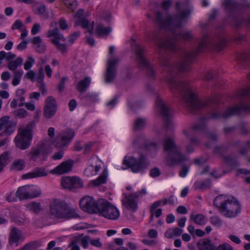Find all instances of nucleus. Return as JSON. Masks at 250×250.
<instances>
[{"mask_svg": "<svg viewBox=\"0 0 250 250\" xmlns=\"http://www.w3.org/2000/svg\"><path fill=\"white\" fill-rule=\"evenodd\" d=\"M191 12L189 9L178 11L173 17L168 16L166 19H163L161 12H157L155 15V22L161 29H167L170 30L173 38H164L158 39L157 32H154L148 36V40L154 41L158 45L160 52H158L160 61L162 66L165 67L167 72V81L171 91L174 94H178L182 97L183 101L186 106L192 114L197 113L203 107L208 106L212 108L213 112L207 117L201 119L200 123L197 124L193 126L190 132L196 133H213L207 131L205 121L208 119L215 120L221 118H227L235 115H239L243 112H250V86L244 88L238 91L234 95V98L240 102L239 106L229 107L224 114L221 113L218 109L219 103L218 96L210 98L208 101L200 100L198 96L193 93L189 87L188 83L178 81L175 77L179 71H188L190 66L198 53L204 51L207 48L214 49L220 51L223 48L225 40L222 37L210 39L208 36H204L198 47L195 50L187 51L185 53L182 60L178 66L171 65L169 58L162 52L165 50L172 52H177L180 47L176 42L178 36L184 41H188L193 38V35L190 31H183L179 35L175 33V30L181 27L183 22L189 18ZM250 80V73L249 75Z\"/></svg>", "mask_w": 250, "mask_h": 250, "instance_id": "1", "label": "nucleus"}, {"mask_svg": "<svg viewBox=\"0 0 250 250\" xmlns=\"http://www.w3.org/2000/svg\"><path fill=\"white\" fill-rule=\"evenodd\" d=\"M213 205L218 209L220 213L228 218L236 217L241 210L240 203L233 196L218 195L214 199Z\"/></svg>", "mask_w": 250, "mask_h": 250, "instance_id": "2", "label": "nucleus"}, {"mask_svg": "<svg viewBox=\"0 0 250 250\" xmlns=\"http://www.w3.org/2000/svg\"><path fill=\"white\" fill-rule=\"evenodd\" d=\"M164 150L167 152L166 160L170 166H174L187 161V158L182 154L174 139L171 137H165L162 143Z\"/></svg>", "mask_w": 250, "mask_h": 250, "instance_id": "3", "label": "nucleus"}, {"mask_svg": "<svg viewBox=\"0 0 250 250\" xmlns=\"http://www.w3.org/2000/svg\"><path fill=\"white\" fill-rule=\"evenodd\" d=\"M49 213L54 218L68 220L79 217L76 210L69 207L64 201L55 199L49 206Z\"/></svg>", "mask_w": 250, "mask_h": 250, "instance_id": "4", "label": "nucleus"}, {"mask_svg": "<svg viewBox=\"0 0 250 250\" xmlns=\"http://www.w3.org/2000/svg\"><path fill=\"white\" fill-rule=\"evenodd\" d=\"M35 124H28L23 128L19 129L18 133L14 139L16 146L21 149H26L30 147L33 138L32 130Z\"/></svg>", "mask_w": 250, "mask_h": 250, "instance_id": "5", "label": "nucleus"}, {"mask_svg": "<svg viewBox=\"0 0 250 250\" xmlns=\"http://www.w3.org/2000/svg\"><path fill=\"white\" fill-rule=\"evenodd\" d=\"M99 208L97 213L106 219L114 220L120 216L118 209L108 201L102 199L99 200Z\"/></svg>", "mask_w": 250, "mask_h": 250, "instance_id": "6", "label": "nucleus"}, {"mask_svg": "<svg viewBox=\"0 0 250 250\" xmlns=\"http://www.w3.org/2000/svg\"><path fill=\"white\" fill-rule=\"evenodd\" d=\"M123 164L126 167L124 169L130 168L134 173L143 172L149 166V163L143 155H141L138 159H136L133 156H125Z\"/></svg>", "mask_w": 250, "mask_h": 250, "instance_id": "7", "label": "nucleus"}, {"mask_svg": "<svg viewBox=\"0 0 250 250\" xmlns=\"http://www.w3.org/2000/svg\"><path fill=\"white\" fill-rule=\"evenodd\" d=\"M114 52V47L113 46H110L109 49L110 57L107 61V68L105 76V82L108 83L112 82L115 77L116 74V66L120 61L119 58L113 57Z\"/></svg>", "mask_w": 250, "mask_h": 250, "instance_id": "8", "label": "nucleus"}, {"mask_svg": "<svg viewBox=\"0 0 250 250\" xmlns=\"http://www.w3.org/2000/svg\"><path fill=\"white\" fill-rule=\"evenodd\" d=\"M145 47L137 45L135 50V60L140 67L146 70L150 78L155 76V71L150 65L145 55Z\"/></svg>", "mask_w": 250, "mask_h": 250, "instance_id": "9", "label": "nucleus"}, {"mask_svg": "<svg viewBox=\"0 0 250 250\" xmlns=\"http://www.w3.org/2000/svg\"><path fill=\"white\" fill-rule=\"evenodd\" d=\"M50 153V151L46 147L44 143H40L30 149L27 155L30 161L36 162L40 156L42 157V160H46L47 156Z\"/></svg>", "mask_w": 250, "mask_h": 250, "instance_id": "10", "label": "nucleus"}, {"mask_svg": "<svg viewBox=\"0 0 250 250\" xmlns=\"http://www.w3.org/2000/svg\"><path fill=\"white\" fill-rule=\"evenodd\" d=\"M156 106L160 112L165 121V125L167 129L170 128L171 121V109L167 105L163 100L159 97H158L155 102Z\"/></svg>", "mask_w": 250, "mask_h": 250, "instance_id": "11", "label": "nucleus"}, {"mask_svg": "<svg viewBox=\"0 0 250 250\" xmlns=\"http://www.w3.org/2000/svg\"><path fill=\"white\" fill-rule=\"evenodd\" d=\"M81 208L89 213H97L99 208V200L96 202L92 197L86 196L82 198L79 202Z\"/></svg>", "mask_w": 250, "mask_h": 250, "instance_id": "12", "label": "nucleus"}, {"mask_svg": "<svg viewBox=\"0 0 250 250\" xmlns=\"http://www.w3.org/2000/svg\"><path fill=\"white\" fill-rule=\"evenodd\" d=\"M140 195L138 193H133L128 195H125L122 200L123 206L126 209L135 212L138 208V201Z\"/></svg>", "mask_w": 250, "mask_h": 250, "instance_id": "13", "label": "nucleus"}, {"mask_svg": "<svg viewBox=\"0 0 250 250\" xmlns=\"http://www.w3.org/2000/svg\"><path fill=\"white\" fill-rule=\"evenodd\" d=\"M10 117L4 116L0 118V131L1 136H10L15 130L16 124L9 121Z\"/></svg>", "mask_w": 250, "mask_h": 250, "instance_id": "14", "label": "nucleus"}, {"mask_svg": "<svg viewBox=\"0 0 250 250\" xmlns=\"http://www.w3.org/2000/svg\"><path fill=\"white\" fill-rule=\"evenodd\" d=\"M62 187L66 189L72 190L83 187V181L78 177L65 176L61 181Z\"/></svg>", "mask_w": 250, "mask_h": 250, "instance_id": "15", "label": "nucleus"}, {"mask_svg": "<svg viewBox=\"0 0 250 250\" xmlns=\"http://www.w3.org/2000/svg\"><path fill=\"white\" fill-rule=\"evenodd\" d=\"M53 37L51 40V42L56 46L57 48L62 53H64L67 51V46L65 44L60 43V41H65V39L63 34H59L55 32L50 31L48 35V38Z\"/></svg>", "mask_w": 250, "mask_h": 250, "instance_id": "16", "label": "nucleus"}, {"mask_svg": "<svg viewBox=\"0 0 250 250\" xmlns=\"http://www.w3.org/2000/svg\"><path fill=\"white\" fill-rule=\"evenodd\" d=\"M73 166V161H64L51 170L50 173L53 174H63L71 171Z\"/></svg>", "mask_w": 250, "mask_h": 250, "instance_id": "17", "label": "nucleus"}, {"mask_svg": "<svg viewBox=\"0 0 250 250\" xmlns=\"http://www.w3.org/2000/svg\"><path fill=\"white\" fill-rule=\"evenodd\" d=\"M48 174L47 172L46 171L45 168L44 167H37L33 171L22 175V179L33 178L40 177L46 176Z\"/></svg>", "mask_w": 250, "mask_h": 250, "instance_id": "18", "label": "nucleus"}, {"mask_svg": "<svg viewBox=\"0 0 250 250\" xmlns=\"http://www.w3.org/2000/svg\"><path fill=\"white\" fill-rule=\"evenodd\" d=\"M34 49L38 53L43 54L45 52L46 47L45 44L40 36L35 37L31 41Z\"/></svg>", "mask_w": 250, "mask_h": 250, "instance_id": "19", "label": "nucleus"}, {"mask_svg": "<svg viewBox=\"0 0 250 250\" xmlns=\"http://www.w3.org/2000/svg\"><path fill=\"white\" fill-rule=\"evenodd\" d=\"M22 237V231L18 228H12L10 233L9 243L10 245L18 243Z\"/></svg>", "mask_w": 250, "mask_h": 250, "instance_id": "20", "label": "nucleus"}, {"mask_svg": "<svg viewBox=\"0 0 250 250\" xmlns=\"http://www.w3.org/2000/svg\"><path fill=\"white\" fill-rule=\"evenodd\" d=\"M112 31L110 27H105L103 24H98L96 27L95 34L98 37L107 36Z\"/></svg>", "mask_w": 250, "mask_h": 250, "instance_id": "21", "label": "nucleus"}, {"mask_svg": "<svg viewBox=\"0 0 250 250\" xmlns=\"http://www.w3.org/2000/svg\"><path fill=\"white\" fill-rule=\"evenodd\" d=\"M32 6L33 10L35 14L38 15H46L48 16V13L46 12V8L45 5L38 1H35Z\"/></svg>", "mask_w": 250, "mask_h": 250, "instance_id": "22", "label": "nucleus"}, {"mask_svg": "<svg viewBox=\"0 0 250 250\" xmlns=\"http://www.w3.org/2000/svg\"><path fill=\"white\" fill-rule=\"evenodd\" d=\"M16 196L20 201L29 199V194L27 185L22 186L18 188L16 193Z\"/></svg>", "mask_w": 250, "mask_h": 250, "instance_id": "23", "label": "nucleus"}, {"mask_svg": "<svg viewBox=\"0 0 250 250\" xmlns=\"http://www.w3.org/2000/svg\"><path fill=\"white\" fill-rule=\"evenodd\" d=\"M211 183L209 179H205L201 181H196L193 185V188L195 190H205L211 187Z\"/></svg>", "mask_w": 250, "mask_h": 250, "instance_id": "24", "label": "nucleus"}, {"mask_svg": "<svg viewBox=\"0 0 250 250\" xmlns=\"http://www.w3.org/2000/svg\"><path fill=\"white\" fill-rule=\"evenodd\" d=\"M58 135L62 140V141L66 143V144L68 146L74 137L75 134L74 132L72 130L66 129L63 132L60 133Z\"/></svg>", "mask_w": 250, "mask_h": 250, "instance_id": "25", "label": "nucleus"}, {"mask_svg": "<svg viewBox=\"0 0 250 250\" xmlns=\"http://www.w3.org/2000/svg\"><path fill=\"white\" fill-rule=\"evenodd\" d=\"M91 83L90 78L85 77L84 79L80 81L77 86V90L81 93H84L89 87Z\"/></svg>", "mask_w": 250, "mask_h": 250, "instance_id": "26", "label": "nucleus"}, {"mask_svg": "<svg viewBox=\"0 0 250 250\" xmlns=\"http://www.w3.org/2000/svg\"><path fill=\"white\" fill-rule=\"evenodd\" d=\"M25 166V162L23 159L15 160L10 166V170L13 171H21Z\"/></svg>", "mask_w": 250, "mask_h": 250, "instance_id": "27", "label": "nucleus"}, {"mask_svg": "<svg viewBox=\"0 0 250 250\" xmlns=\"http://www.w3.org/2000/svg\"><path fill=\"white\" fill-rule=\"evenodd\" d=\"M11 154L9 151H5L0 155V172H1L3 167L7 165L11 158Z\"/></svg>", "mask_w": 250, "mask_h": 250, "instance_id": "28", "label": "nucleus"}, {"mask_svg": "<svg viewBox=\"0 0 250 250\" xmlns=\"http://www.w3.org/2000/svg\"><path fill=\"white\" fill-rule=\"evenodd\" d=\"M108 175V171L105 168L102 174L96 179L91 181L92 184L95 186H98L106 183V179Z\"/></svg>", "mask_w": 250, "mask_h": 250, "instance_id": "29", "label": "nucleus"}, {"mask_svg": "<svg viewBox=\"0 0 250 250\" xmlns=\"http://www.w3.org/2000/svg\"><path fill=\"white\" fill-rule=\"evenodd\" d=\"M101 169V167L97 165L94 166L92 165L88 166L84 170V174L89 177L91 176L96 175Z\"/></svg>", "mask_w": 250, "mask_h": 250, "instance_id": "30", "label": "nucleus"}, {"mask_svg": "<svg viewBox=\"0 0 250 250\" xmlns=\"http://www.w3.org/2000/svg\"><path fill=\"white\" fill-rule=\"evenodd\" d=\"M201 243V246L199 248V250H215V247L211 243L210 239H204Z\"/></svg>", "mask_w": 250, "mask_h": 250, "instance_id": "31", "label": "nucleus"}, {"mask_svg": "<svg viewBox=\"0 0 250 250\" xmlns=\"http://www.w3.org/2000/svg\"><path fill=\"white\" fill-rule=\"evenodd\" d=\"M27 208L34 213L38 214L42 210L41 204L40 202H31L27 205Z\"/></svg>", "mask_w": 250, "mask_h": 250, "instance_id": "32", "label": "nucleus"}, {"mask_svg": "<svg viewBox=\"0 0 250 250\" xmlns=\"http://www.w3.org/2000/svg\"><path fill=\"white\" fill-rule=\"evenodd\" d=\"M23 59L19 57L15 61H10L7 64V67L9 70L15 71L18 66L21 65Z\"/></svg>", "mask_w": 250, "mask_h": 250, "instance_id": "33", "label": "nucleus"}, {"mask_svg": "<svg viewBox=\"0 0 250 250\" xmlns=\"http://www.w3.org/2000/svg\"><path fill=\"white\" fill-rule=\"evenodd\" d=\"M223 5L229 11L233 10L239 7L237 3L234 0H224Z\"/></svg>", "mask_w": 250, "mask_h": 250, "instance_id": "34", "label": "nucleus"}, {"mask_svg": "<svg viewBox=\"0 0 250 250\" xmlns=\"http://www.w3.org/2000/svg\"><path fill=\"white\" fill-rule=\"evenodd\" d=\"M224 162L231 168L234 169L238 166V163L234 157L227 156L224 157Z\"/></svg>", "mask_w": 250, "mask_h": 250, "instance_id": "35", "label": "nucleus"}, {"mask_svg": "<svg viewBox=\"0 0 250 250\" xmlns=\"http://www.w3.org/2000/svg\"><path fill=\"white\" fill-rule=\"evenodd\" d=\"M29 194V199H32L39 197L41 194V191L34 187L33 185H27Z\"/></svg>", "mask_w": 250, "mask_h": 250, "instance_id": "36", "label": "nucleus"}, {"mask_svg": "<svg viewBox=\"0 0 250 250\" xmlns=\"http://www.w3.org/2000/svg\"><path fill=\"white\" fill-rule=\"evenodd\" d=\"M57 107L44 106L43 115L47 119L51 118L56 113Z\"/></svg>", "mask_w": 250, "mask_h": 250, "instance_id": "37", "label": "nucleus"}, {"mask_svg": "<svg viewBox=\"0 0 250 250\" xmlns=\"http://www.w3.org/2000/svg\"><path fill=\"white\" fill-rule=\"evenodd\" d=\"M190 219L198 225H203L205 224V216L202 214H198L195 215L191 214L190 216Z\"/></svg>", "mask_w": 250, "mask_h": 250, "instance_id": "38", "label": "nucleus"}, {"mask_svg": "<svg viewBox=\"0 0 250 250\" xmlns=\"http://www.w3.org/2000/svg\"><path fill=\"white\" fill-rule=\"evenodd\" d=\"M24 93L25 91L23 89H18L16 92V96L17 98L16 100H18V101H20V103L19 104V106L20 107L24 105L25 98L23 96Z\"/></svg>", "mask_w": 250, "mask_h": 250, "instance_id": "39", "label": "nucleus"}, {"mask_svg": "<svg viewBox=\"0 0 250 250\" xmlns=\"http://www.w3.org/2000/svg\"><path fill=\"white\" fill-rule=\"evenodd\" d=\"M22 75L23 71L22 70L14 71L13 79L12 83L13 85L16 86L19 84Z\"/></svg>", "mask_w": 250, "mask_h": 250, "instance_id": "40", "label": "nucleus"}, {"mask_svg": "<svg viewBox=\"0 0 250 250\" xmlns=\"http://www.w3.org/2000/svg\"><path fill=\"white\" fill-rule=\"evenodd\" d=\"M146 120L144 118H139L134 122V127L135 130L142 129L146 125Z\"/></svg>", "mask_w": 250, "mask_h": 250, "instance_id": "41", "label": "nucleus"}, {"mask_svg": "<svg viewBox=\"0 0 250 250\" xmlns=\"http://www.w3.org/2000/svg\"><path fill=\"white\" fill-rule=\"evenodd\" d=\"M44 106L57 107V104L55 99L51 96L47 97L45 101Z\"/></svg>", "mask_w": 250, "mask_h": 250, "instance_id": "42", "label": "nucleus"}, {"mask_svg": "<svg viewBox=\"0 0 250 250\" xmlns=\"http://www.w3.org/2000/svg\"><path fill=\"white\" fill-rule=\"evenodd\" d=\"M62 140L61 138V137L57 135L56 139L54 142V145L56 147L58 148H64L67 146V145L66 144V143H65L63 141H62Z\"/></svg>", "mask_w": 250, "mask_h": 250, "instance_id": "43", "label": "nucleus"}, {"mask_svg": "<svg viewBox=\"0 0 250 250\" xmlns=\"http://www.w3.org/2000/svg\"><path fill=\"white\" fill-rule=\"evenodd\" d=\"M35 63V60L34 58L32 56H29L24 62V68L26 70H29Z\"/></svg>", "mask_w": 250, "mask_h": 250, "instance_id": "44", "label": "nucleus"}, {"mask_svg": "<svg viewBox=\"0 0 250 250\" xmlns=\"http://www.w3.org/2000/svg\"><path fill=\"white\" fill-rule=\"evenodd\" d=\"M64 4L72 10L75 9L77 6V3L76 0H62Z\"/></svg>", "mask_w": 250, "mask_h": 250, "instance_id": "45", "label": "nucleus"}, {"mask_svg": "<svg viewBox=\"0 0 250 250\" xmlns=\"http://www.w3.org/2000/svg\"><path fill=\"white\" fill-rule=\"evenodd\" d=\"M250 150V141L246 142L239 150V153L241 155H245Z\"/></svg>", "mask_w": 250, "mask_h": 250, "instance_id": "46", "label": "nucleus"}, {"mask_svg": "<svg viewBox=\"0 0 250 250\" xmlns=\"http://www.w3.org/2000/svg\"><path fill=\"white\" fill-rule=\"evenodd\" d=\"M76 24L81 26L83 28L87 29L88 30L89 21L85 18L78 19Z\"/></svg>", "mask_w": 250, "mask_h": 250, "instance_id": "47", "label": "nucleus"}, {"mask_svg": "<svg viewBox=\"0 0 250 250\" xmlns=\"http://www.w3.org/2000/svg\"><path fill=\"white\" fill-rule=\"evenodd\" d=\"M227 148L223 146H218L213 149V152L215 154L223 155L227 151Z\"/></svg>", "mask_w": 250, "mask_h": 250, "instance_id": "48", "label": "nucleus"}, {"mask_svg": "<svg viewBox=\"0 0 250 250\" xmlns=\"http://www.w3.org/2000/svg\"><path fill=\"white\" fill-rule=\"evenodd\" d=\"M210 223L217 227H221L222 225L221 219L217 216H211L210 218Z\"/></svg>", "mask_w": 250, "mask_h": 250, "instance_id": "49", "label": "nucleus"}, {"mask_svg": "<svg viewBox=\"0 0 250 250\" xmlns=\"http://www.w3.org/2000/svg\"><path fill=\"white\" fill-rule=\"evenodd\" d=\"M50 27L52 29H50L46 33V36L48 38V35L49 34V33L50 31L51 32H57L59 34H61L60 32V30L57 27V22L56 21H52L51 22L50 24Z\"/></svg>", "mask_w": 250, "mask_h": 250, "instance_id": "50", "label": "nucleus"}, {"mask_svg": "<svg viewBox=\"0 0 250 250\" xmlns=\"http://www.w3.org/2000/svg\"><path fill=\"white\" fill-rule=\"evenodd\" d=\"M80 36V32L79 31L74 32L68 37V42L72 44Z\"/></svg>", "mask_w": 250, "mask_h": 250, "instance_id": "51", "label": "nucleus"}, {"mask_svg": "<svg viewBox=\"0 0 250 250\" xmlns=\"http://www.w3.org/2000/svg\"><path fill=\"white\" fill-rule=\"evenodd\" d=\"M40 245V244L37 241H34L31 243H29L25 245L22 247V250H29L31 249L34 248L35 247H37Z\"/></svg>", "mask_w": 250, "mask_h": 250, "instance_id": "52", "label": "nucleus"}, {"mask_svg": "<svg viewBox=\"0 0 250 250\" xmlns=\"http://www.w3.org/2000/svg\"><path fill=\"white\" fill-rule=\"evenodd\" d=\"M17 116L19 118H24L27 115V112L24 109L21 108L15 111Z\"/></svg>", "mask_w": 250, "mask_h": 250, "instance_id": "53", "label": "nucleus"}, {"mask_svg": "<svg viewBox=\"0 0 250 250\" xmlns=\"http://www.w3.org/2000/svg\"><path fill=\"white\" fill-rule=\"evenodd\" d=\"M90 237L89 236H85L81 240V245L84 248L86 249L88 247V242H90Z\"/></svg>", "mask_w": 250, "mask_h": 250, "instance_id": "54", "label": "nucleus"}, {"mask_svg": "<svg viewBox=\"0 0 250 250\" xmlns=\"http://www.w3.org/2000/svg\"><path fill=\"white\" fill-rule=\"evenodd\" d=\"M215 250H233L232 247L228 244L220 245Z\"/></svg>", "mask_w": 250, "mask_h": 250, "instance_id": "55", "label": "nucleus"}, {"mask_svg": "<svg viewBox=\"0 0 250 250\" xmlns=\"http://www.w3.org/2000/svg\"><path fill=\"white\" fill-rule=\"evenodd\" d=\"M161 174V172L158 168L155 167L150 170V176L153 178L159 176Z\"/></svg>", "mask_w": 250, "mask_h": 250, "instance_id": "56", "label": "nucleus"}, {"mask_svg": "<svg viewBox=\"0 0 250 250\" xmlns=\"http://www.w3.org/2000/svg\"><path fill=\"white\" fill-rule=\"evenodd\" d=\"M23 26V23L20 20H16L12 26L13 30L20 29Z\"/></svg>", "mask_w": 250, "mask_h": 250, "instance_id": "57", "label": "nucleus"}, {"mask_svg": "<svg viewBox=\"0 0 250 250\" xmlns=\"http://www.w3.org/2000/svg\"><path fill=\"white\" fill-rule=\"evenodd\" d=\"M100 238H98L96 239H91L90 240V244L93 246L97 247V248H101L102 247V244L100 241Z\"/></svg>", "mask_w": 250, "mask_h": 250, "instance_id": "58", "label": "nucleus"}, {"mask_svg": "<svg viewBox=\"0 0 250 250\" xmlns=\"http://www.w3.org/2000/svg\"><path fill=\"white\" fill-rule=\"evenodd\" d=\"M59 26L60 28L62 30H65L68 28V25L66 23V21L63 18H61L59 21Z\"/></svg>", "mask_w": 250, "mask_h": 250, "instance_id": "59", "label": "nucleus"}, {"mask_svg": "<svg viewBox=\"0 0 250 250\" xmlns=\"http://www.w3.org/2000/svg\"><path fill=\"white\" fill-rule=\"evenodd\" d=\"M172 3L171 0H164L162 3V7L165 10H167L171 7Z\"/></svg>", "mask_w": 250, "mask_h": 250, "instance_id": "60", "label": "nucleus"}, {"mask_svg": "<svg viewBox=\"0 0 250 250\" xmlns=\"http://www.w3.org/2000/svg\"><path fill=\"white\" fill-rule=\"evenodd\" d=\"M44 78V72L42 68L39 70V74L37 78V81L39 83H42Z\"/></svg>", "mask_w": 250, "mask_h": 250, "instance_id": "61", "label": "nucleus"}, {"mask_svg": "<svg viewBox=\"0 0 250 250\" xmlns=\"http://www.w3.org/2000/svg\"><path fill=\"white\" fill-rule=\"evenodd\" d=\"M27 42L26 41H21L17 46V49L18 50H23L27 47Z\"/></svg>", "mask_w": 250, "mask_h": 250, "instance_id": "62", "label": "nucleus"}, {"mask_svg": "<svg viewBox=\"0 0 250 250\" xmlns=\"http://www.w3.org/2000/svg\"><path fill=\"white\" fill-rule=\"evenodd\" d=\"M41 29V26L39 23H35L34 24L32 29L31 33L32 35H36L39 32Z\"/></svg>", "mask_w": 250, "mask_h": 250, "instance_id": "63", "label": "nucleus"}, {"mask_svg": "<svg viewBox=\"0 0 250 250\" xmlns=\"http://www.w3.org/2000/svg\"><path fill=\"white\" fill-rule=\"evenodd\" d=\"M188 171V167L186 166H183L182 169L180 171L179 175L181 177H184L187 175Z\"/></svg>", "mask_w": 250, "mask_h": 250, "instance_id": "64", "label": "nucleus"}]
</instances>
